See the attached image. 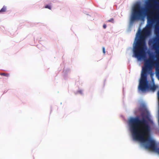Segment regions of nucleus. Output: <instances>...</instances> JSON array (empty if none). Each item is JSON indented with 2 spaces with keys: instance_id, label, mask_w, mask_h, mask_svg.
<instances>
[{
  "instance_id": "1",
  "label": "nucleus",
  "mask_w": 159,
  "mask_h": 159,
  "mask_svg": "<svg viewBox=\"0 0 159 159\" xmlns=\"http://www.w3.org/2000/svg\"><path fill=\"white\" fill-rule=\"evenodd\" d=\"M155 72L153 71H141L139 80L138 90L139 93L148 91L154 92L158 88L156 85L153 77Z\"/></svg>"
},
{
  "instance_id": "2",
  "label": "nucleus",
  "mask_w": 159,
  "mask_h": 159,
  "mask_svg": "<svg viewBox=\"0 0 159 159\" xmlns=\"http://www.w3.org/2000/svg\"><path fill=\"white\" fill-rule=\"evenodd\" d=\"M141 38L139 35V37L136 38L134 42L133 46V57L137 58L139 61H143L144 58L143 52H146L148 50L145 42L143 47L140 51H139L140 46L141 44Z\"/></svg>"
},
{
  "instance_id": "3",
  "label": "nucleus",
  "mask_w": 159,
  "mask_h": 159,
  "mask_svg": "<svg viewBox=\"0 0 159 159\" xmlns=\"http://www.w3.org/2000/svg\"><path fill=\"white\" fill-rule=\"evenodd\" d=\"M70 69L64 68L63 71V75L64 79H66L68 78V74L70 73Z\"/></svg>"
},
{
  "instance_id": "4",
  "label": "nucleus",
  "mask_w": 159,
  "mask_h": 159,
  "mask_svg": "<svg viewBox=\"0 0 159 159\" xmlns=\"http://www.w3.org/2000/svg\"><path fill=\"white\" fill-rule=\"evenodd\" d=\"M7 10V7L4 6L0 10V13H2L5 12Z\"/></svg>"
},
{
  "instance_id": "5",
  "label": "nucleus",
  "mask_w": 159,
  "mask_h": 159,
  "mask_svg": "<svg viewBox=\"0 0 159 159\" xmlns=\"http://www.w3.org/2000/svg\"><path fill=\"white\" fill-rule=\"evenodd\" d=\"M44 8H48L49 10H51L52 8V7L50 4H47L44 6Z\"/></svg>"
},
{
  "instance_id": "6",
  "label": "nucleus",
  "mask_w": 159,
  "mask_h": 159,
  "mask_svg": "<svg viewBox=\"0 0 159 159\" xmlns=\"http://www.w3.org/2000/svg\"><path fill=\"white\" fill-rule=\"evenodd\" d=\"M0 75L2 76H3L6 77H8L9 76V74L8 73H1L0 74Z\"/></svg>"
},
{
  "instance_id": "7",
  "label": "nucleus",
  "mask_w": 159,
  "mask_h": 159,
  "mask_svg": "<svg viewBox=\"0 0 159 159\" xmlns=\"http://www.w3.org/2000/svg\"><path fill=\"white\" fill-rule=\"evenodd\" d=\"M157 98L158 101V106H159V90L158 91L157 93Z\"/></svg>"
},
{
  "instance_id": "8",
  "label": "nucleus",
  "mask_w": 159,
  "mask_h": 159,
  "mask_svg": "<svg viewBox=\"0 0 159 159\" xmlns=\"http://www.w3.org/2000/svg\"><path fill=\"white\" fill-rule=\"evenodd\" d=\"M108 22H111L112 23H114V20L113 18L110 19V20H108Z\"/></svg>"
},
{
  "instance_id": "9",
  "label": "nucleus",
  "mask_w": 159,
  "mask_h": 159,
  "mask_svg": "<svg viewBox=\"0 0 159 159\" xmlns=\"http://www.w3.org/2000/svg\"><path fill=\"white\" fill-rule=\"evenodd\" d=\"M77 93H79L80 94H82V93H82V90H79L77 92Z\"/></svg>"
},
{
  "instance_id": "10",
  "label": "nucleus",
  "mask_w": 159,
  "mask_h": 159,
  "mask_svg": "<svg viewBox=\"0 0 159 159\" xmlns=\"http://www.w3.org/2000/svg\"><path fill=\"white\" fill-rule=\"evenodd\" d=\"M156 72L157 74V75L156 76V77L159 80V72L158 73L157 71Z\"/></svg>"
},
{
  "instance_id": "11",
  "label": "nucleus",
  "mask_w": 159,
  "mask_h": 159,
  "mask_svg": "<svg viewBox=\"0 0 159 159\" xmlns=\"http://www.w3.org/2000/svg\"><path fill=\"white\" fill-rule=\"evenodd\" d=\"M102 49H103V52L105 54V48L104 47H103Z\"/></svg>"
},
{
  "instance_id": "12",
  "label": "nucleus",
  "mask_w": 159,
  "mask_h": 159,
  "mask_svg": "<svg viewBox=\"0 0 159 159\" xmlns=\"http://www.w3.org/2000/svg\"><path fill=\"white\" fill-rule=\"evenodd\" d=\"M103 27L104 29H106L107 27V25L106 24H104L103 26Z\"/></svg>"
},
{
  "instance_id": "13",
  "label": "nucleus",
  "mask_w": 159,
  "mask_h": 159,
  "mask_svg": "<svg viewBox=\"0 0 159 159\" xmlns=\"http://www.w3.org/2000/svg\"><path fill=\"white\" fill-rule=\"evenodd\" d=\"M123 93L124 94V89L123 88Z\"/></svg>"
},
{
  "instance_id": "14",
  "label": "nucleus",
  "mask_w": 159,
  "mask_h": 159,
  "mask_svg": "<svg viewBox=\"0 0 159 159\" xmlns=\"http://www.w3.org/2000/svg\"><path fill=\"white\" fill-rule=\"evenodd\" d=\"M6 92H7V91H4V93H6Z\"/></svg>"
}]
</instances>
